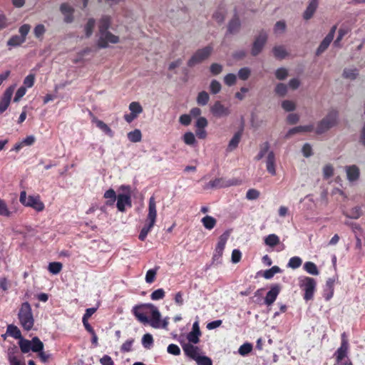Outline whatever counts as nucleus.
<instances>
[{
    "instance_id": "obj_59",
    "label": "nucleus",
    "mask_w": 365,
    "mask_h": 365,
    "mask_svg": "<svg viewBox=\"0 0 365 365\" xmlns=\"http://www.w3.org/2000/svg\"><path fill=\"white\" fill-rule=\"evenodd\" d=\"M195 361L197 365H212V359L206 356H200Z\"/></svg>"
},
{
    "instance_id": "obj_62",
    "label": "nucleus",
    "mask_w": 365,
    "mask_h": 365,
    "mask_svg": "<svg viewBox=\"0 0 365 365\" xmlns=\"http://www.w3.org/2000/svg\"><path fill=\"white\" fill-rule=\"evenodd\" d=\"M288 76V71L284 68H279L275 71V76L278 80H284Z\"/></svg>"
},
{
    "instance_id": "obj_43",
    "label": "nucleus",
    "mask_w": 365,
    "mask_h": 365,
    "mask_svg": "<svg viewBox=\"0 0 365 365\" xmlns=\"http://www.w3.org/2000/svg\"><path fill=\"white\" fill-rule=\"evenodd\" d=\"M159 267L157 266L153 269H150L147 271L145 274V282L148 284H152L155 280L156 274L158 270L159 269Z\"/></svg>"
},
{
    "instance_id": "obj_26",
    "label": "nucleus",
    "mask_w": 365,
    "mask_h": 365,
    "mask_svg": "<svg viewBox=\"0 0 365 365\" xmlns=\"http://www.w3.org/2000/svg\"><path fill=\"white\" fill-rule=\"evenodd\" d=\"M314 130V126L312 125H299L291 128L287 133L286 137L288 138L295 133H302V132H312Z\"/></svg>"
},
{
    "instance_id": "obj_57",
    "label": "nucleus",
    "mask_w": 365,
    "mask_h": 365,
    "mask_svg": "<svg viewBox=\"0 0 365 365\" xmlns=\"http://www.w3.org/2000/svg\"><path fill=\"white\" fill-rule=\"evenodd\" d=\"M260 195L259 191L256 189H249L246 193V198L249 200H257Z\"/></svg>"
},
{
    "instance_id": "obj_49",
    "label": "nucleus",
    "mask_w": 365,
    "mask_h": 365,
    "mask_svg": "<svg viewBox=\"0 0 365 365\" xmlns=\"http://www.w3.org/2000/svg\"><path fill=\"white\" fill-rule=\"evenodd\" d=\"M281 272V269L278 266H273L272 268L267 269L263 273V277L265 279H271L277 273Z\"/></svg>"
},
{
    "instance_id": "obj_35",
    "label": "nucleus",
    "mask_w": 365,
    "mask_h": 365,
    "mask_svg": "<svg viewBox=\"0 0 365 365\" xmlns=\"http://www.w3.org/2000/svg\"><path fill=\"white\" fill-rule=\"evenodd\" d=\"M19 345L21 352L24 354H26V353L29 352L32 349L31 341L24 339L23 337H21L19 339Z\"/></svg>"
},
{
    "instance_id": "obj_50",
    "label": "nucleus",
    "mask_w": 365,
    "mask_h": 365,
    "mask_svg": "<svg viewBox=\"0 0 365 365\" xmlns=\"http://www.w3.org/2000/svg\"><path fill=\"white\" fill-rule=\"evenodd\" d=\"M252 344L247 342L240 346L238 352L241 356H246L252 351Z\"/></svg>"
},
{
    "instance_id": "obj_20",
    "label": "nucleus",
    "mask_w": 365,
    "mask_h": 365,
    "mask_svg": "<svg viewBox=\"0 0 365 365\" xmlns=\"http://www.w3.org/2000/svg\"><path fill=\"white\" fill-rule=\"evenodd\" d=\"M201 331L199 327L198 322H195L192 325V330L187 334V340L192 344H197L200 341Z\"/></svg>"
},
{
    "instance_id": "obj_51",
    "label": "nucleus",
    "mask_w": 365,
    "mask_h": 365,
    "mask_svg": "<svg viewBox=\"0 0 365 365\" xmlns=\"http://www.w3.org/2000/svg\"><path fill=\"white\" fill-rule=\"evenodd\" d=\"M142 344L145 349H150L153 344V338L150 334H145L142 338Z\"/></svg>"
},
{
    "instance_id": "obj_31",
    "label": "nucleus",
    "mask_w": 365,
    "mask_h": 365,
    "mask_svg": "<svg viewBox=\"0 0 365 365\" xmlns=\"http://www.w3.org/2000/svg\"><path fill=\"white\" fill-rule=\"evenodd\" d=\"M6 334L19 340L22 337L20 329L14 324H9L7 326Z\"/></svg>"
},
{
    "instance_id": "obj_12",
    "label": "nucleus",
    "mask_w": 365,
    "mask_h": 365,
    "mask_svg": "<svg viewBox=\"0 0 365 365\" xmlns=\"http://www.w3.org/2000/svg\"><path fill=\"white\" fill-rule=\"evenodd\" d=\"M143 306L150 307L152 309L151 318L150 319H148V323L155 329L160 328L161 315L157 307L151 304H144Z\"/></svg>"
},
{
    "instance_id": "obj_64",
    "label": "nucleus",
    "mask_w": 365,
    "mask_h": 365,
    "mask_svg": "<svg viewBox=\"0 0 365 365\" xmlns=\"http://www.w3.org/2000/svg\"><path fill=\"white\" fill-rule=\"evenodd\" d=\"M183 140L187 145H193L195 142L194 134L191 132L185 133L183 135Z\"/></svg>"
},
{
    "instance_id": "obj_33",
    "label": "nucleus",
    "mask_w": 365,
    "mask_h": 365,
    "mask_svg": "<svg viewBox=\"0 0 365 365\" xmlns=\"http://www.w3.org/2000/svg\"><path fill=\"white\" fill-rule=\"evenodd\" d=\"M241 136H242L241 131H238L234 135V136L232 138V139L230 140V141L228 144L227 150L232 151L238 146V144L240 141Z\"/></svg>"
},
{
    "instance_id": "obj_17",
    "label": "nucleus",
    "mask_w": 365,
    "mask_h": 365,
    "mask_svg": "<svg viewBox=\"0 0 365 365\" xmlns=\"http://www.w3.org/2000/svg\"><path fill=\"white\" fill-rule=\"evenodd\" d=\"M319 6V0H309V4L303 13V19L306 21L312 19Z\"/></svg>"
},
{
    "instance_id": "obj_6",
    "label": "nucleus",
    "mask_w": 365,
    "mask_h": 365,
    "mask_svg": "<svg viewBox=\"0 0 365 365\" xmlns=\"http://www.w3.org/2000/svg\"><path fill=\"white\" fill-rule=\"evenodd\" d=\"M120 190L123 191L124 194H119L117 196V204L116 207L120 212L125 210V205L128 207L132 206L131 202V188L130 185H123L120 187Z\"/></svg>"
},
{
    "instance_id": "obj_10",
    "label": "nucleus",
    "mask_w": 365,
    "mask_h": 365,
    "mask_svg": "<svg viewBox=\"0 0 365 365\" xmlns=\"http://www.w3.org/2000/svg\"><path fill=\"white\" fill-rule=\"evenodd\" d=\"M267 41V34L264 30H262L252 43L251 53L253 56H257L262 51Z\"/></svg>"
},
{
    "instance_id": "obj_16",
    "label": "nucleus",
    "mask_w": 365,
    "mask_h": 365,
    "mask_svg": "<svg viewBox=\"0 0 365 365\" xmlns=\"http://www.w3.org/2000/svg\"><path fill=\"white\" fill-rule=\"evenodd\" d=\"M349 350V343L346 340L342 339L341 346L336 351L334 356H336V361L337 364H339L341 361L346 357Z\"/></svg>"
},
{
    "instance_id": "obj_25",
    "label": "nucleus",
    "mask_w": 365,
    "mask_h": 365,
    "mask_svg": "<svg viewBox=\"0 0 365 365\" xmlns=\"http://www.w3.org/2000/svg\"><path fill=\"white\" fill-rule=\"evenodd\" d=\"M111 24V19L109 16L104 15L99 20L98 33L108 31Z\"/></svg>"
},
{
    "instance_id": "obj_37",
    "label": "nucleus",
    "mask_w": 365,
    "mask_h": 365,
    "mask_svg": "<svg viewBox=\"0 0 365 365\" xmlns=\"http://www.w3.org/2000/svg\"><path fill=\"white\" fill-rule=\"evenodd\" d=\"M344 215L351 219H358L361 215V207L359 206L351 208L349 212H344Z\"/></svg>"
},
{
    "instance_id": "obj_29",
    "label": "nucleus",
    "mask_w": 365,
    "mask_h": 365,
    "mask_svg": "<svg viewBox=\"0 0 365 365\" xmlns=\"http://www.w3.org/2000/svg\"><path fill=\"white\" fill-rule=\"evenodd\" d=\"M26 41L24 38L21 37L18 35L12 36L7 41V46L9 49H11L14 47H17L21 46Z\"/></svg>"
},
{
    "instance_id": "obj_60",
    "label": "nucleus",
    "mask_w": 365,
    "mask_h": 365,
    "mask_svg": "<svg viewBox=\"0 0 365 365\" xmlns=\"http://www.w3.org/2000/svg\"><path fill=\"white\" fill-rule=\"evenodd\" d=\"M334 175V168L331 165L327 164L323 168V175L324 179H329Z\"/></svg>"
},
{
    "instance_id": "obj_15",
    "label": "nucleus",
    "mask_w": 365,
    "mask_h": 365,
    "mask_svg": "<svg viewBox=\"0 0 365 365\" xmlns=\"http://www.w3.org/2000/svg\"><path fill=\"white\" fill-rule=\"evenodd\" d=\"M212 113L217 117L222 118L227 116L230 113L229 107L223 106L220 101H217L211 108Z\"/></svg>"
},
{
    "instance_id": "obj_11",
    "label": "nucleus",
    "mask_w": 365,
    "mask_h": 365,
    "mask_svg": "<svg viewBox=\"0 0 365 365\" xmlns=\"http://www.w3.org/2000/svg\"><path fill=\"white\" fill-rule=\"evenodd\" d=\"M118 41L119 37L108 30L99 34L97 44L99 48H105L108 46L109 43H117Z\"/></svg>"
},
{
    "instance_id": "obj_47",
    "label": "nucleus",
    "mask_w": 365,
    "mask_h": 365,
    "mask_svg": "<svg viewBox=\"0 0 365 365\" xmlns=\"http://www.w3.org/2000/svg\"><path fill=\"white\" fill-rule=\"evenodd\" d=\"M302 264V260L299 257L295 256L292 257L289 259L287 267H290L292 269H297L299 268Z\"/></svg>"
},
{
    "instance_id": "obj_63",
    "label": "nucleus",
    "mask_w": 365,
    "mask_h": 365,
    "mask_svg": "<svg viewBox=\"0 0 365 365\" xmlns=\"http://www.w3.org/2000/svg\"><path fill=\"white\" fill-rule=\"evenodd\" d=\"M286 29V23L284 21H277L274 26V32L275 34L283 33Z\"/></svg>"
},
{
    "instance_id": "obj_14",
    "label": "nucleus",
    "mask_w": 365,
    "mask_h": 365,
    "mask_svg": "<svg viewBox=\"0 0 365 365\" xmlns=\"http://www.w3.org/2000/svg\"><path fill=\"white\" fill-rule=\"evenodd\" d=\"M182 347L185 354L195 361L200 356L201 349L198 346H194L190 342L182 344Z\"/></svg>"
},
{
    "instance_id": "obj_2",
    "label": "nucleus",
    "mask_w": 365,
    "mask_h": 365,
    "mask_svg": "<svg viewBox=\"0 0 365 365\" xmlns=\"http://www.w3.org/2000/svg\"><path fill=\"white\" fill-rule=\"evenodd\" d=\"M18 318L21 326L26 331H30L34 324L32 309L30 304L27 302H23L20 307Z\"/></svg>"
},
{
    "instance_id": "obj_23",
    "label": "nucleus",
    "mask_w": 365,
    "mask_h": 365,
    "mask_svg": "<svg viewBox=\"0 0 365 365\" xmlns=\"http://www.w3.org/2000/svg\"><path fill=\"white\" fill-rule=\"evenodd\" d=\"M267 170L269 173L272 175H276V169H275V156L273 151H270L268 153L267 158Z\"/></svg>"
},
{
    "instance_id": "obj_1",
    "label": "nucleus",
    "mask_w": 365,
    "mask_h": 365,
    "mask_svg": "<svg viewBox=\"0 0 365 365\" xmlns=\"http://www.w3.org/2000/svg\"><path fill=\"white\" fill-rule=\"evenodd\" d=\"M157 220L156 202L154 197H150L148 202V213L147 215L145 224L142 227L138 239L140 241H145L148 233L153 228Z\"/></svg>"
},
{
    "instance_id": "obj_36",
    "label": "nucleus",
    "mask_w": 365,
    "mask_h": 365,
    "mask_svg": "<svg viewBox=\"0 0 365 365\" xmlns=\"http://www.w3.org/2000/svg\"><path fill=\"white\" fill-rule=\"evenodd\" d=\"M332 41L333 40L331 38L325 36V38L322 40L319 47L317 48L316 51V55L319 56L324 53L327 49Z\"/></svg>"
},
{
    "instance_id": "obj_7",
    "label": "nucleus",
    "mask_w": 365,
    "mask_h": 365,
    "mask_svg": "<svg viewBox=\"0 0 365 365\" xmlns=\"http://www.w3.org/2000/svg\"><path fill=\"white\" fill-rule=\"evenodd\" d=\"M213 47L210 45L207 46L201 49H198L190 58L187 66L192 67L207 59L211 54Z\"/></svg>"
},
{
    "instance_id": "obj_44",
    "label": "nucleus",
    "mask_w": 365,
    "mask_h": 365,
    "mask_svg": "<svg viewBox=\"0 0 365 365\" xmlns=\"http://www.w3.org/2000/svg\"><path fill=\"white\" fill-rule=\"evenodd\" d=\"M264 243L273 247L279 243V238L275 234H270L264 239Z\"/></svg>"
},
{
    "instance_id": "obj_4",
    "label": "nucleus",
    "mask_w": 365,
    "mask_h": 365,
    "mask_svg": "<svg viewBox=\"0 0 365 365\" xmlns=\"http://www.w3.org/2000/svg\"><path fill=\"white\" fill-rule=\"evenodd\" d=\"M19 201L23 205L32 207L37 212H41L45 208V205L41 200L39 195H29L27 197L26 191L21 192Z\"/></svg>"
},
{
    "instance_id": "obj_32",
    "label": "nucleus",
    "mask_w": 365,
    "mask_h": 365,
    "mask_svg": "<svg viewBox=\"0 0 365 365\" xmlns=\"http://www.w3.org/2000/svg\"><path fill=\"white\" fill-rule=\"evenodd\" d=\"M201 222L203 226L209 230L213 229L217 224L216 219L210 215H206L202 217Z\"/></svg>"
},
{
    "instance_id": "obj_41",
    "label": "nucleus",
    "mask_w": 365,
    "mask_h": 365,
    "mask_svg": "<svg viewBox=\"0 0 365 365\" xmlns=\"http://www.w3.org/2000/svg\"><path fill=\"white\" fill-rule=\"evenodd\" d=\"M304 269L312 275H318L319 273L317 265L312 262H305L304 264Z\"/></svg>"
},
{
    "instance_id": "obj_58",
    "label": "nucleus",
    "mask_w": 365,
    "mask_h": 365,
    "mask_svg": "<svg viewBox=\"0 0 365 365\" xmlns=\"http://www.w3.org/2000/svg\"><path fill=\"white\" fill-rule=\"evenodd\" d=\"M134 339H130L126 340L120 346L121 352H129L132 350V346L134 343Z\"/></svg>"
},
{
    "instance_id": "obj_54",
    "label": "nucleus",
    "mask_w": 365,
    "mask_h": 365,
    "mask_svg": "<svg viewBox=\"0 0 365 365\" xmlns=\"http://www.w3.org/2000/svg\"><path fill=\"white\" fill-rule=\"evenodd\" d=\"M348 33V30L345 29H339L338 31V36L336 40L334 41V46L336 47H341V41L344 36Z\"/></svg>"
},
{
    "instance_id": "obj_27",
    "label": "nucleus",
    "mask_w": 365,
    "mask_h": 365,
    "mask_svg": "<svg viewBox=\"0 0 365 365\" xmlns=\"http://www.w3.org/2000/svg\"><path fill=\"white\" fill-rule=\"evenodd\" d=\"M13 93H4L0 100V115L2 114L9 107Z\"/></svg>"
},
{
    "instance_id": "obj_40",
    "label": "nucleus",
    "mask_w": 365,
    "mask_h": 365,
    "mask_svg": "<svg viewBox=\"0 0 365 365\" xmlns=\"http://www.w3.org/2000/svg\"><path fill=\"white\" fill-rule=\"evenodd\" d=\"M31 351L39 354L43 351V344L37 336H35L31 340Z\"/></svg>"
},
{
    "instance_id": "obj_30",
    "label": "nucleus",
    "mask_w": 365,
    "mask_h": 365,
    "mask_svg": "<svg viewBox=\"0 0 365 365\" xmlns=\"http://www.w3.org/2000/svg\"><path fill=\"white\" fill-rule=\"evenodd\" d=\"M342 76L344 78L354 80L359 76V70L356 68H346L343 71Z\"/></svg>"
},
{
    "instance_id": "obj_46",
    "label": "nucleus",
    "mask_w": 365,
    "mask_h": 365,
    "mask_svg": "<svg viewBox=\"0 0 365 365\" xmlns=\"http://www.w3.org/2000/svg\"><path fill=\"white\" fill-rule=\"evenodd\" d=\"M63 265L61 262H53L48 264V269L53 274H58L62 269Z\"/></svg>"
},
{
    "instance_id": "obj_45",
    "label": "nucleus",
    "mask_w": 365,
    "mask_h": 365,
    "mask_svg": "<svg viewBox=\"0 0 365 365\" xmlns=\"http://www.w3.org/2000/svg\"><path fill=\"white\" fill-rule=\"evenodd\" d=\"M96 21L94 19L91 18L88 20L86 24L84 26V30L86 33V36L87 38L90 37L92 34L95 26Z\"/></svg>"
},
{
    "instance_id": "obj_19",
    "label": "nucleus",
    "mask_w": 365,
    "mask_h": 365,
    "mask_svg": "<svg viewBox=\"0 0 365 365\" xmlns=\"http://www.w3.org/2000/svg\"><path fill=\"white\" fill-rule=\"evenodd\" d=\"M18 349L16 346L11 347L7 351V359L10 365H26L24 361H21L16 356Z\"/></svg>"
},
{
    "instance_id": "obj_21",
    "label": "nucleus",
    "mask_w": 365,
    "mask_h": 365,
    "mask_svg": "<svg viewBox=\"0 0 365 365\" xmlns=\"http://www.w3.org/2000/svg\"><path fill=\"white\" fill-rule=\"evenodd\" d=\"M241 23L237 14L230 21L227 26V33L230 34H236L240 31Z\"/></svg>"
},
{
    "instance_id": "obj_22",
    "label": "nucleus",
    "mask_w": 365,
    "mask_h": 365,
    "mask_svg": "<svg viewBox=\"0 0 365 365\" xmlns=\"http://www.w3.org/2000/svg\"><path fill=\"white\" fill-rule=\"evenodd\" d=\"M347 179L350 182L356 181L359 179L360 172L356 165H350L346 167Z\"/></svg>"
},
{
    "instance_id": "obj_52",
    "label": "nucleus",
    "mask_w": 365,
    "mask_h": 365,
    "mask_svg": "<svg viewBox=\"0 0 365 365\" xmlns=\"http://www.w3.org/2000/svg\"><path fill=\"white\" fill-rule=\"evenodd\" d=\"M165 296V292L163 289L160 288L155 291H153L150 294V298L152 300L157 301L160 299H163Z\"/></svg>"
},
{
    "instance_id": "obj_5",
    "label": "nucleus",
    "mask_w": 365,
    "mask_h": 365,
    "mask_svg": "<svg viewBox=\"0 0 365 365\" xmlns=\"http://www.w3.org/2000/svg\"><path fill=\"white\" fill-rule=\"evenodd\" d=\"M338 113L336 110L330 111L326 117L319 122L316 128L317 134H322L334 127L337 122Z\"/></svg>"
},
{
    "instance_id": "obj_61",
    "label": "nucleus",
    "mask_w": 365,
    "mask_h": 365,
    "mask_svg": "<svg viewBox=\"0 0 365 365\" xmlns=\"http://www.w3.org/2000/svg\"><path fill=\"white\" fill-rule=\"evenodd\" d=\"M11 287L10 281L6 277H0V289L4 292H7Z\"/></svg>"
},
{
    "instance_id": "obj_38",
    "label": "nucleus",
    "mask_w": 365,
    "mask_h": 365,
    "mask_svg": "<svg viewBox=\"0 0 365 365\" xmlns=\"http://www.w3.org/2000/svg\"><path fill=\"white\" fill-rule=\"evenodd\" d=\"M272 51H273V54L275 56V58H277L278 59H283L287 55V52L285 48L282 46H274L272 49Z\"/></svg>"
},
{
    "instance_id": "obj_8",
    "label": "nucleus",
    "mask_w": 365,
    "mask_h": 365,
    "mask_svg": "<svg viewBox=\"0 0 365 365\" xmlns=\"http://www.w3.org/2000/svg\"><path fill=\"white\" fill-rule=\"evenodd\" d=\"M242 181L237 178L227 179L225 178H217L210 180L207 184L209 188H223L240 185Z\"/></svg>"
},
{
    "instance_id": "obj_34",
    "label": "nucleus",
    "mask_w": 365,
    "mask_h": 365,
    "mask_svg": "<svg viewBox=\"0 0 365 365\" xmlns=\"http://www.w3.org/2000/svg\"><path fill=\"white\" fill-rule=\"evenodd\" d=\"M226 9L224 7H219L213 14L212 18L219 24H222L225 19Z\"/></svg>"
},
{
    "instance_id": "obj_39",
    "label": "nucleus",
    "mask_w": 365,
    "mask_h": 365,
    "mask_svg": "<svg viewBox=\"0 0 365 365\" xmlns=\"http://www.w3.org/2000/svg\"><path fill=\"white\" fill-rule=\"evenodd\" d=\"M128 138L132 143H138L141 141L142 133L139 129H135L128 133Z\"/></svg>"
},
{
    "instance_id": "obj_55",
    "label": "nucleus",
    "mask_w": 365,
    "mask_h": 365,
    "mask_svg": "<svg viewBox=\"0 0 365 365\" xmlns=\"http://www.w3.org/2000/svg\"><path fill=\"white\" fill-rule=\"evenodd\" d=\"M45 32L46 28L44 25L41 24H37L34 29V36L37 38H41Z\"/></svg>"
},
{
    "instance_id": "obj_42",
    "label": "nucleus",
    "mask_w": 365,
    "mask_h": 365,
    "mask_svg": "<svg viewBox=\"0 0 365 365\" xmlns=\"http://www.w3.org/2000/svg\"><path fill=\"white\" fill-rule=\"evenodd\" d=\"M141 308V306H135L133 309V313L134 316L138 319V321L143 323L148 322V317L144 314L139 311Z\"/></svg>"
},
{
    "instance_id": "obj_56",
    "label": "nucleus",
    "mask_w": 365,
    "mask_h": 365,
    "mask_svg": "<svg viewBox=\"0 0 365 365\" xmlns=\"http://www.w3.org/2000/svg\"><path fill=\"white\" fill-rule=\"evenodd\" d=\"M269 148V144L268 142H265L264 143H263L261 145L260 150H259V153L257 154V155L255 157V159L257 160H261L265 155V154L268 152Z\"/></svg>"
},
{
    "instance_id": "obj_18",
    "label": "nucleus",
    "mask_w": 365,
    "mask_h": 365,
    "mask_svg": "<svg viewBox=\"0 0 365 365\" xmlns=\"http://www.w3.org/2000/svg\"><path fill=\"white\" fill-rule=\"evenodd\" d=\"M60 11L64 16V21L70 24L73 21L74 9L67 3H63L60 6Z\"/></svg>"
},
{
    "instance_id": "obj_13",
    "label": "nucleus",
    "mask_w": 365,
    "mask_h": 365,
    "mask_svg": "<svg viewBox=\"0 0 365 365\" xmlns=\"http://www.w3.org/2000/svg\"><path fill=\"white\" fill-rule=\"evenodd\" d=\"M282 287L279 284H274L271 286L269 291L267 293L264 298V304L267 306L272 305L280 293Z\"/></svg>"
},
{
    "instance_id": "obj_9",
    "label": "nucleus",
    "mask_w": 365,
    "mask_h": 365,
    "mask_svg": "<svg viewBox=\"0 0 365 365\" xmlns=\"http://www.w3.org/2000/svg\"><path fill=\"white\" fill-rule=\"evenodd\" d=\"M229 237V231H225L219 237L218 242L216 245L215 252L212 255L213 262H220L225 247V245L228 240Z\"/></svg>"
},
{
    "instance_id": "obj_53",
    "label": "nucleus",
    "mask_w": 365,
    "mask_h": 365,
    "mask_svg": "<svg viewBox=\"0 0 365 365\" xmlns=\"http://www.w3.org/2000/svg\"><path fill=\"white\" fill-rule=\"evenodd\" d=\"M129 110L131 113L137 115L138 116L143 112V108L138 102H132L130 103Z\"/></svg>"
},
{
    "instance_id": "obj_24",
    "label": "nucleus",
    "mask_w": 365,
    "mask_h": 365,
    "mask_svg": "<svg viewBox=\"0 0 365 365\" xmlns=\"http://www.w3.org/2000/svg\"><path fill=\"white\" fill-rule=\"evenodd\" d=\"M92 122L95 123L96 126L99 129H101L103 132H104L106 135H108L109 137H110V138L113 137V135H114L113 131L103 121L97 119L96 117H93Z\"/></svg>"
},
{
    "instance_id": "obj_28",
    "label": "nucleus",
    "mask_w": 365,
    "mask_h": 365,
    "mask_svg": "<svg viewBox=\"0 0 365 365\" xmlns=\"http://www.w3.org/2000/svg\"><path fill=\"white\" fill-rule=\"evenodd\" d=\"M35 81V75L33 73L29 74L24 80L23 86H21L17 91H26L27 88L33 86Z\"/></svg>"
},
{
    "instance_id": "obj_3",
    "label": "nucleus",
    "mask_w": 365,
    "mask_h": 365,
    "mask_svg": "<svg viewBox=\"0 0 365 365\" xmlns=\"http://www.w3.org/2000/svg\"><path fill=\"white\" fill-rule=\"evenodd\" d=\"M298 285L304 292L303 298L306 302L313 299L317 289V281L309 277H300L298 278Z\"/></svg>"
},
{
    "instance_id": "obj_48",
    "label": "nucleus",
    "mask_w": 365,
    "mask_h": 365,
    "mask_svg": "<svg viewBox=\"0 0 365 365\" xmlns=\"http://www.w3.org/2000/svg\"><path fill=\"white\" fill-rule=\"evenodd\" d=\"M12 212L9 210L6 202L0 198V215L4 217H10Z\"/></svg>"
}]
</instances>
